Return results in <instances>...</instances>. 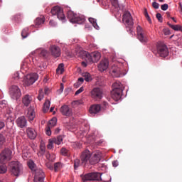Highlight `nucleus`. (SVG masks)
I'll use <instances>...</instances> for the list:
<instances>
[{
    "label": "nucleus",
    "mask_w": 182,
    "mask_h": 182,
    "mask_svg": "<svg viewBox=\"0 0 182 182\" xmlns=\"http://www.w3.org/2000/svg\"><path fill=\"white\" fill-rule=\"evenodd\" d=\"M50 106V102L48 100H47L44 103V105L43 107V111L44 113H46L49 110Z\"/></svg>",
    "instance_id": "2f4dec72"
},
{
    "label": "nucleus",
    "mask_w": 182,
    "mask_h": 182,
    "mask_svg": "<svg viewBox=\"0 0 182 182\" xmlns=\"http://www.w3.org/2000/svg\"><path fill=\"white\" fill-rule=\"evenodd\" d=\"M53 140L52 139H50L48 140V144L47 146V149H49V150H51L53 148Z\"/></svg>",
    "instance_id": "a18cd8bd"
},
{
    "label": "nucleus",
    "mask_w": 182,
    "mask_h": 182,
    "mask_svg": "<svg viewBox=\"0 0 182 182\" xmlns=\"http://www.w3.org/2000/svg\"><path fill=\"white\" fill-rule=\"evenodd\" d=\"M11 151L9 149H4L0 154V161L7 163L11 159Z\"/></svg>",
    "instance_id": "9d476101"
},
{
    "label": "nucleus",
    "mask_w": 182,
    "mask_h": 182,
    "mask_svg": "<svg viewBox=\"0 0 182 182\" xmlns=\"http://www.w3.org/2000/svg\"><path fill=\"white\" fill-rule=\"evenodd\" d=\"M111 3H112V6L114 7V9L116 10L119 11L120 7H119L118 0H111Z\"/></svg>",
    "instance_id": "c9c22d12"
},
{
    "label": "nucleus",
    "mask_w": 182,
    "mask_h": 182,
    "mask_svg": "<svg viewBox=\"0 0 182 182\" xmlns=\"http://www.w3.org/2000/svg\"><path fill=\"white\" fill-rule=\"evenodd\" d=\"M97 68L100 72L106 70L109 68L108 60L105 58L102 60H101L100 63L98 64Z\"/></svg>",
    "instance_id": "aec40b11"
},
{
    "label": "nucleus",
    "mask_w": 182,
    "mask_h": 182,
    "mask_svg": "<svg viewBox=\"0 0 182 182\" xmlns=\"http://www.w3.org/2000/svg\"><path fill=\"white\" fill-rule=\"evenodd\" d=\"M61 154H62L63 156H68V150L63 147L61 149Z\"/></svg>",
    "instance_id": "de8ad7c7"
},
{
    "label": "nucleus",
    "mask_w": 182,
    "mask_h": 182,
    "mask_svg": "<svg viewBox=\"0 0 182 182\" xmlns=\"http://www.w3.org/2000/svg\"><path fill=\"white\" fill-rule=\"evenodd\" d=\"M109 107V104L106 101H103L102 104V109H103V110H105L106 109H107Z\"/></svg>",
    "instance_id": "09e8293b"
},
{
    "label": "nucleus",
    "mask_w": 182,
    "mask_h": 182,
    "mask_svg": "<svg viewBox=\"0 0 182 182\" xmlns=\"http://www.w3.org/2000/svg\"><path fill=\"white\" fill-rule=\"evenodd\" d=\"M63 168V164L61 162H56L54 164L53 170L55 172H58Z\"/></svg>",
    "instance_id": "473e14b6"
},
{
    "label": "nucleus",
    "mask_w": 182,
    "mask_h": 182,
    "mask_svg": "<svg viewBox=\"0 0 182 182\" xmlns=\"http://www.w3.org/2000/svg\"><path fill=\"white\" fill-rule=\"evenodd\" d=\"M10 96L14 100H18L21 96V90L16 85H12L9 90Z\"/></svg>",
    "instance_id": "9b49d317"
},
{
    "label": "nucleus",
    "mask_w": 182,
    "mask_h": 182,
    "mask_svg": "<svg viewBox=\"0 0 182 182\" xmlns=\"http://www.w3.org/2000/svg\"><path fill=\"white\" fill-rule=\"evenodd\" d=\"M81 65H82V67H84V68L87 67V63H86L85 62L81 63Z\"/></svg>",
    "instance_id": "774afa93"
},
{
    "label": "nucleus",
    "mask_w": 182,
    "mask_h": 182,
    "mask_svg": "<svg viewBox=\"0 0 182 182\" xmlns=\"http://www.w3.org/2000/svg\"><path fill=\"white\" fill-rule=\"evenodd\" d=\"M5 142L6 137L2 134H0V149L2 148Z\"/></svg>",
    "instance_id": "79ce46f5"
},
{
    "label": "nucleus",
    "mask_w": 182,
    "mask_h": 182,
    "mask_svg": "<svg viewBox=\"0 0 182 182\" xmlns=\"http://www.w3.org/2000/svg\"><path fill=\"white\" fill-rule=\"evenodd\" d=\"M28 166L31 171H35L34 182H43L44 181V173L41 169H36V165L33 161H29Z\"/></svg>",
    "instance_id": "f03ea898"
},
{
    "label": "nucleus",
    "mask_w": 182,
    "mask_h": 182,
    "mask_svg": "<svg viewBox=\"0 0 182 182\" xmlns=\"http://www.w3.org/2000/svg\"><path fill=\"white\" fill-rule=\"evenodd\" d=\"M50 12L53 16H57L59 20L62 21L63 22H65V16L63 13V9H61V7H59V6H55L54 7H53Z\"/></svg>",
    "instance_id": "0eeeda50"
},
{
    "label": "nucleus",
    "mask_w": 182,
    "mask_h": 182,
    "mask_svg": "<svg viewBox=\"0 0 182 182\" xmlns=\"http://www.w3.org/2000/svg\"><path fill=\"white\" fill-rule=\"evenodd\" d=\"M101 157H102L101 152L96 151L95 153H94V154H92V156L91 155V157L90 159V164L95 165L98 164L101 160Z\"/></svg>",
    "instance_id": "ddd939ff"
},
{
    "label": "nucleus",
    "mask_w": 182,
    "mask_h": 182,
    "mask_svg": "<svg viewBox=\"0 0 182 182\" xmlns=\"http://www.w3.org/2000/svg\"><path fill=\"white\" fill-rule=\"evenodd\" d=\"M112 75L114 77H119L122 75L121 68L113 65L111 68Z\"/></svg>",
    "instance_id": "4be33fe9"
},
{
    "label": "nucleus",
    "mask_w": 182,
    "mask_h": 182,
    "mask_svg": "<svg viewBox=\"0 0 182 182\" xmlns=\"http://www.w3.org/2000/svg\"><path fill=\"white\" fill-rule=\"evenodd\" d=\"M49 24L52 27H54L56 25V23H55V21L53 20H50V22H49Z\"/></svg>",
    "instance_id": "052dcab7"
},
{
    "label": "nucleus",
    "mask_w": 182,
    "mask_h": 182,
    "mask_svg": "<svg viewBox=\"0 0 182 182\" xmlns=\"http://www.w3.org/2000/svg\"><path fill=\"white\" fill-rule=\"evenodd\" d=\"M152 6H153V8H154V9H159V6H160V4H159V3L156 2V1H154V2L152 3Z\"/></svg>",
    "instance_id": "3c124183"
},
{
    "label": "nucleus",
    "mask_w": 182,
    "mask_h": 182,
    "mask_svg": "<svg viewBox=\"0 0 182 182\" xmlns=\"http://www.w3.org/2000/svg\"><path fill=\"white\" fill-rule=\"evenodd\" d=\"M123 90H114L111 92V97L113 100L117 102V100H120L122 95Z\"/></svg>",
    "instance_id": "2eb2a0df"
},
{
    "label": "nucleus",
    "mask_w": 182,
    "mask_h": 182,
    "mask_svg": "<svg viewBox=\"0 0 182 182\" xmlns=\"http://www.w3.org/2000/svg\"><path fill=\"white\" fill-rule=\"evenodd\" d=\"M26 116L30 122L33 121L36 117L35 108L33 106H31L28 108Z\"/></svg>",
    "instance_id": "412c9836"
},
{
    "label": "nucleus",
    "mask_w": 182,
    "mask_h": 182,
    "mask_svg": "<svg viewBox=\"0 0 182 182\" xmlns=\"http://www.w3.org/2000/svg\"><path fill=\"white\" fill-rule=\"evenodd\" d=\"M68 18L73 23L82 24L85 21V18L83 16H77V14H75L73 11H68Z\"/></svg>",
    "instance_id": "423d86ee"
},
{
    "label": "nucleus",
    "mask_w": 182,
    "mask_h": 182,
    "mask_svg": "<svg viewBox=\"0 0 182 182\" xmlns=\"http://www.w3.org/2000/svg\"><path fill=\"white\" fill-rule=\"evenodd\" d=\"M83 91H84V87H81L80 89H78V90L76 91L75 95H79L80 93H81Z\"/></svg>",
    "instance_id": "4d7b16f0"
},
{
    "label": "nucleus",
    "mask_w": 182,
    "mask_h": 182,
    "mask_svg": "<svg viewBox=\"0 0 182 182\" xmlns=\"http://www.w3.org/2000/svg\"><path fill=\"white\" fill-rule=\"evenodd\" d=\"M82 76L84 77V80L87 82H90L92 80L91 75L89 73H82Z\"/></svg>",
    "instance_id": "e433bc0d"
},
{
    "label": "nucleus",
    "mask_w": 182,
    "mask_h": 182,
    "mask_svg": "<svg viewBox=\"0 0 182 182\" xmlns=\"http://www.w3.org/2000/svg\"><path fill=\"white\" fill-rule=\"evenodd\" d=\"M45 22V17L43 16H41V17H37L35 21V24L37 26H41Z\"/></svg>",
    "instance_id": "7c9ffc66"
},
{
    "label": "nucleus",
    "mask_w": 182,
    "mask_h": 182,
    "mask_svg": "<svg viewBox=\"0 0 182 182\" xmlns=\"http://www.w3.org/2000/svg\"><path fill=\"white\" fill-rule=\"evenodd\" d=\"M57 124V119L55 117L53 118L51 120L49 121L48 127L50 128H53L56 126Z\"/></svg>",
    "instance_id": "f704fd0d"
},
{
    "label": "nucleus",
    "mask_w": 182,
    "mask_h": 182,
    "mask_svg": "<svg viewBox=\"0 0 182 182\" xmlns=\"http://www.w3.org/2000/svg\"><path fill=\"white\" fill-rule=\"evenodd\" d=\"M84 80H85V78L83 77L78 78V82H80L81 84L83 83Z\"/></svg>",
    "instance_id": "0e129e2a"
},
{
    "label": "nucleus",
    "mask_w": 182,
    "mask_h": 182,
    "mask_svg": "<svg viewBox=\"0 0 182 182\" xmlns=\"http://www.w3.org/2000/svg\"><path fill=\"white\" fill-rule=\"evenodd\" d=\"M16 124L18 127L23 129L27 126V121L24 116H21L16 119Z\"/></svg>",
    "instance_id": "6ab92c4d"
},
{
    "label": "nucleus",
    "mask_w": 182,
    "mask_h": 182,
    "mask_svg": "<svg viewBox=\"0 0 182 182\" xmlns=\"http://www.w3.org/2000/svg\"><path fill=\"white\" fill-rule=\"evenodd\" d=\"M163 33H164L165 36H169L171 34V31L168 28H164L163 30Z\"/></svg>",
    "instance_id": "5fc2aeb1"
},
{
    "label": "nucleus",
    "mask_w": 182,
    "mask_h": 182,
    "mask_svg": "<svg viewBox=\"0 0 182 182\" xmlns=\"http://www.w3.org/2000/svg\"><path fill=\"white\" fill-rule=\"evenodd\" d=\"M80 166V161L79 159H76L74 161V168L77 170Z\"/></svg>",
    "instance_id": "37998d69"
},
{
    "label": "nucleus",
    "mask_w": 182,
    "mask_h": 182,
    "mask_svg": "<svg viewBox=\"0 0 182 182\" xmlns=\"http://www.w3.org/2000/svg\"><path fill=\"white\" fill-rule=\"evenodd\" d=\"M53 143L56 145H60L61 143L63 141V136L60 135L58 137H54L51 139Z\"/></svg>",
    "instance_id": "c85d7f7f"
},
{
    "label": "nucleus",
    "mask_w": 182,
    "mask_h": 182,
    "mask_svg": "<svg viewBox=\"0 0 182 182\" xmlns=\"http://www.w3.org/2000/svg\"><path fill=\"white\" fill-rule=\"evenodd\" d=\"M43 97H44L43 90V89H40L39 90V95L38 96V99L41 102V100H42L43 99Z\"/></svg>",
    "instance_id": "49530a36"
},
{
    "label": "nucleus",
    "mask_w": 182,
    "mask_h": 182,
    "mask_svg": "<svg viewBox=\"0 0 182 182\" xmlns=\"http://www.w3.org/2000/svg\"><path fill=\"white\" fill-rule=\"evenodd\" d=\"M5 164L6 162L0 161V174H4L7 172V167Z\"/></svg>",
    "instance_id": "c756f323"
},
{
    "label": "nucleus",
    "mask_w": 182,
    "mask_h": 182,
    "mask_svg": "<svg viewBox=\"0 0 182 182\" xmlns=\"http://www.w3.org/2000/svg\"><path fill=\"white\" fill-rule=\"evenodd\" d=\"M38 78V76L36 73H31L29 75H27L25 77H24V84L26 86H29L31 85H33Z\"/></svg>",
    "instance_id": "f8f14e48"
},
{
    "label": "nucleus",
    "mask_w": 182,
    "mask_h": 182,
    "mask_svg": "<svg viewBox=\"0 0 182 182\" xmlns=\"http://www.w3.org/2000/svg\"><path fill=\"white\" fill-rule=\"evenodd\" d=\"M91 152L89 150H84V151H82V153H81V165L82 166H85L86 165H89L90 164V157H91Z\"/></svg>",
    "instance_id": "1a4fd4ad"
},
{
    "label": "nucleus",
    "mask_w": 182,
    "mask_h": 182,
    "mask_svg": "<svg viewBox=\"0 0 182 182\" xmlns=\"http://www.w3.org/2000/svg\"><path fill=\"white\" fill-rule=\"evenodd\" d=\"M77 56L89 62L90 54L87 51L81 50L78 52Z\"/></svg>",
    "instance_id": "a878e982"
},
{
    "label": "nucleus",
    "mask_w": 182,
    "mask_h": 182,
    "mask_svg": "<svg viewBox=\"0 0 182 182\" xmlns=\"http://www.w3.org/2000/svg\"><path fill=\"white\" fill-rule=\"evenodd\" d=\"M81 85H82V83L77 81V82L74 85V86H75L76 88H77V87H79Z\"/></svg>",
    "instance_id": "e2e57ef3"
},
{
    "label": "nucleus",
    "mask_w": 182,
    "mask_h": 182,
    "mask_svg": "<svg viewBox=\"0 0 182 182\" xmlns=\"http://www.w3.org/2000/svg\"><path fill=\"white\" fill-rule=\"evenodd\" d=\"M36 65L38 66V68H39V70H43V69H45V67L43 65H41V63H36Z\"/></svg>",
    "instance_id": "13d9d810"
},
{
    "label": "nucleus",
    "mask_w": 182,
    "mask_h": 182,
    "mask_svg": "<svg viewBox=\"0 0 182 182\" xmlns=\"http://www.w3.org/2000/svg\"><path fill=\"white\" fill-rule=\"evenodd\" d=\"M32 55L38 54L39 57L46 59L49 56V52L45 49H38L31 53Z\"/></svg>",
    "instance_id": "f3484780"
},
{
    "label": "nucleus",
    "mask_w": 182,
    "mask_h": 182,
    "mask_svg": "<svg viewBox=\"0 0 182 182\" xmlns=\"http://www.w3.org/2000/svg\"><path fill=\"white\" fill-rule=\"evenodd\" d=\"M91 97L92 99L98 100L102 97V90L99 87H95L91 91Z\"/></svg>",
    "instance_id": "4468645a"
},
{
    "label": "nucleus",
    "mask_w": 182,
    "mask_h": 182,
    "mask_svg": "<svg viewBox=\"0 0 182 182\" xmlns=\"http://www.w3.org/2000/svg\"><path fill=\"white\" fill-rule=\"evenodd\" d=\"M51 129L52 127H50L48 126H47V127L46 128V134L48 136H51Z\"/></svg>",
    "instance_id": "8fccbe9b"
},
{
    "label": "nucleus",
    "mask_w": 182,
    "mask_h": 182,
    "mask_svg": "<svg viewBox=\"0 0 182 182\" xmlns=\"http://www.w3.org/2000/svg\"><path fill=\"white\" fill-rule=\"evenodd\" d=\"M101 106L100 105H94L90 107V113L91 114H96L101 110Z\"/></svg>",
    "instance_id": "b1692460"
},
{
    "label": "nucleus",
    "mask_w": 182,
    "mask_h": 182,
    "mask_svg": "<svg viewBox=\"0 0 182 182\" xmlns=\"http://www.w3.org/2000/svg\"><path fill=\"white\" fill-rule=\"evenodd\" d=\"M5 127V124L4 122L0 121V131Z\"/></svg>",
    "instance_id": "680f3d73"
},
{
    "label": "nucleus",
    "mask_w": 182,
    "mask_h": 182,
    "mask_svg": "<svg viewBox=\"0 0 182 182\" xmlns=\"http://www.w3.org/2000/svg\"><path fill=\"white\" fill-rule=\"evenodd\" d=\"M26 133H27L28 137L32 140L35 139V138L37 136L36 131L32 128H28L26 129Z\"/></svg>",
    "instance_id": "393cba45"
},
{
    "label": "nucleus",
    "mask_w": 182,
    "mask_h": 182,
    "mask_svg": "<svg viewBox=\"0 0 182 182\" xmlns=\"http://www.w3.org/2000/svg\"><path fill=\"white\" fill-rule=\"evenodd\" d=\"M46 166L51 171L54 170V166L50 163H47Z\"/></svg>",
    "instance_id": "6e6d98bb"
},
{
    "label": "nucleus",
    "mask_w": 182,
    "mask_h": 182,
    "mask_svg": "<svg viewBox=\"0 0 182 182\" xmlns=\"http://www.w3.org/2000/svg\"><path fill=\"white\" fill-rule=\"evenodd\" d=\"M154 54L157 57L166 58L169 55L167 46L162 42H159L156 45V49L154 51Z\"/></svg>",
    "instance_id": "7ed1b4c3"
},
{
    "label": "nucleus",
    "mask_w": 182,
    "mask_h": 182,
    "mask_svg": "<svg viewBox=\"0 0 182 182\" xmlns=\"http://www.w3.org/2000/svg\"><path fill=\"white\" fill-rule=\"evenodd\" d=\"M60 132V128H57V129H55V134H59Z\"/></svg>",
    "instance_id": "338daca9"
},
{
    "label": "nucleus",
    "mask_w": 182,
    "mask_h": 182,
    "mask_svg": "<svg viewBox=\"0 0 182 182\" xmlns=\"http://www.w3.org/2000/svg\"><path fill=\"white\" fill-rule=\"evenodd\" d=\"M156 18L158 19V21H159V22H161V23L163 22V17H162L161 13H157V14H156Z\"/></svg>",
    "instance_id": "603ef678"
},
{
    "label": "nucleus",
    "mask_w": 182,
    "mask_h": 182,
    "mask_svg": "<svg viewBox=\"0 0 182 182\" xmlns=\"http://www.w3.org/2000/svg\"><path fill=\"white\" fill-rule=\"evenodd\" d=\"M56 72H57L58 73H60V74H63V72H64V64H63V63H60V64L58 65V68H57V70H56Z\"/></svg>",
    "instance_id": "ea45409f"
},
{
    "label": "nucleus",
    "mask_w": 182,
    "mask_h": 182,
    "mask_svg": "<svg viewBox=\"0 0 182 182\" xmlns=\"http://www.w3.org/2000/svg\"><path fill=\"white\" fill-rule=\"evenodd\" d=\"M88 21H90V23H92V26H94L95 29H97L99 28V26L97 24L95 18H92V17H90V18H88Z\"/></svg>",
    "instance_id": "a19ab883"
},
{
    "label": "nucleus",
    "mask_w": 182,
    "mask_h": 182,
    "mask_svg": "<svg viewBox=\"0 0 182 182\" xmlns=\"http://www.w3.org/2000/svg\"><path fill=\"white\" fill-rule=\"evenodd\" d=\"M122 22L126 24V28H128L127 31L129 32L130 34L133 35L134 22L129 11H124L122 16Z\"/></svg>",
    "instance_id": "20e7f679"
},
{
    "label": "nucleus",
    "mask_w": 182,
    "mask_h": 182,
    "mask_svg": "<svg viewBox=\"0 0 182 182\" xmlns=\"http://www.w3.org/2000/svg\"><path fill=\"white\" fill-rule=\"evenodd\" d=\"M112 90H123V85L119 81H117L112 84Z\"/></svg>",
    "instance_id": "cd10ccee"
},
{
    "label": "nucleus",
    "mask_w": 182,
    "mask_h": 182,
    "mask_svg": "<svg viewBox=\"0 0 182 182\" xmlns=\"http://www.w3.org/2000/svg\"><path fill=\"white\" fill-rule=\"evenodd\" d=\"M60 113H62V114L63 116H72L73 114V111L72 109L70 107H68V105H63L60 107Z\"/></svg>",
    "instance_id": "a211bd4d"
},
{
    "label": "nucleus",
    "mask_w": 182,
    "mask_h": 182,
    "mask_svg": "<svg viewBox=\"0 0 182 182\" xmlns=\"http://www.w3.org/2000/svg\"><path fill=\"white\" fill-rule=\"evenodd\" d=\"M28 36V28H25L21 32V36L23 38H27Z\"/></svg>",
    "instance_id": "c03bdc74"
},
{
    "label": "nucleus",
    "mask_w": 182,
    "mask_h": 182,
    "mask_svg": "<svg viewBox=\"0 0 182 182\" xmlns=\"http://www.w3.org/2000/svg\"><path fill=\"white\" fill-rule=\"evenodd\" d=\"M11 176L18 177L23 173V166L18 161H12L9 164Z\"/></svg>",
    "instance_id": "f257e3e1"
},
{
    "label": "nucleus",
    "mask_w": 182,
    "mask_h": 182,
    "mask_svg": "<svg viewBox=\"0 0 182 182\" xmlns=\"http://www.w3.org/2000/svg\"><path fill=\"white\" fill-rule=\"evenodd\" d=\"M161 9L162 11H167L168 9V4H161Z\"/></svg>",
    "instance_id": "864d4df0"
},
{
    "label": "nucleus",
    "mask_w": 182,
    "mask_h": 182,
    "mask_svg": "<svg viewBox=\"0 0 182 182\" xmlns=\"http://www.w3.org/2000/svg\"><path fill=\"white\" fill-rule=\"evenodd\" d=\"M64 90V85L63 83L60 84V91L62 92Z\"/></svg>",
    "instance_id": "69168bd1"
},
{
    "label": "nucleus",
    "mask_w": 182,
    "mask_h": 182,
    "mask_svg": "<svg viewBox=\"0 0 182 182\" xmlns=\"http://www.w3.org/2000/svg\"><path fill=\"white\" fill-rule=\"evenodd\" d=\"M119 166V161H112V166L113 167H117Z\"/></svg>",
    "instance_id": "bf43d9fd"
},
{
    "label": "nucleus",
    "mask_w": 182,
    "mask_h": 182,
    "mask_svg": "<svg viewBox=\"0 0 182 182\" xmlns=\"http://www.w3.org/2000/svg\"><path fill=\"white\" fill-rule=\"evenodd\" d=\"M136 32H137V38L140 42L142 43H147L148 38L146 35V31L144 30L141 26L136 27Z\"/></svg>",
    "instance_id": "6e6552de"
},
{
    "label": "nucleus",
    "mask_w": 182,
    "mask_h": 182,
    "mask_svg": "<svg viewBox=\"0 0 182 182\" xmlns=\"http://www.w3.org/2000/svg\"><path fill=\"white\" fill-rule=\"evenodd\" d=\"M101 55L100 53H94L92 54H90V58H88V62L90 63H97L100 59Z\"/></svg>",
    "instance_id": "5701e85b"
},
{
    "label": "nucleus",
    "mask_w": 182,
    "mask_h": 182,
    "mask_svg": "<svg viewBox=\"0 0 182 182\" xmlns=\"http://www.w3.org/2000/svg\"><path fill=\"white\" fill-rule=\"evenodd\" d=\"M32 102V97L31 96L28 95H26L23 99H22V103L23 105H24V106H26V107H28V106H29L30 103Z\"/></svg>",
    "instance_id": "bb28decb"
},
{
    "label": "nucleus",
    "mask_w": 182,
    "mask_h": 182,
    "mask_svg": "<svg viewBox=\"0 0 182 182\" xmlns=\"http://www.w3.org/2000/svg\"><path fill=\"white\" fill-rule=\"evenodd\" d=\"M46 156L49 161L53 162L55 160V154H50L49 152H47Z\"/></svg>",
    "instance_id": "72a5a7b5"
},
{
    "label": "nucleus",
    "mask_w": 182,
    "mask_h": 182,
    "mask_svg": "<svg viewBox=\"0 0 182 182\" xmlns=\"http://www.w3.org/2000/svg\"><path fill=\"white\" fill-rule=\"evenodd\" d=\"M81 180L82 182H88L93 181H102L101 173L97 172H91L85 174H81Z\"/></svg>",
    "instance_id": "39448f33"
},
{
    "label": "nucleus",
    "mask_w": 182,
    "mask_h": 182,
    "mask_svg": "<svg viewBox=\"0 0 182 182\" xmlns=\"http://www.w3.org/2000/svg\"><path fill=\"white\" fill-rule=\"evenodd\" d=\"M50 51L51 53V55L55 58H58L61 55L60 48L55 45H53L50 47Z\"/></svg>",
    "instance_id": "dca6fc26"
},
{
    "label": "nucleus",
    "mask_w": 182,
    "mask_h": 182,
    "mask_svg": "<svg viewBox=\"0 0 182 182\" xmlns=\"http://www.w3.org/2000/svg\"><path fill=\"white\" fill-rule=\"evenodd\" d=\"M144 14L145 18L148 21V22L149 23H152V20H151V17H150V16H149V13L147 11L146 9H144Z\"/></svg>",
    "instance_id": "58836bf2"
},
{
    "label": "nucleus",
    "mask_w": 182,
    "mask_h": 182,
    "mask_svg": "<svg viewBox=\"0 0 182 182\" xmlns=\"http://www.w3.org/2000/svg\"><path fill=\"white\" fill-rule=\"evenodd\" d=\"M45 152H46V146L43 144H41V146H40V151L38 154V156H43Z\"/></svg>",
    "instance_id": "4c0bfd02"
}]
</instances>
